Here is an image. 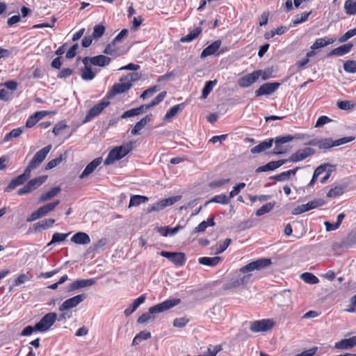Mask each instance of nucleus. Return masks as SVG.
I'll list each match as a JSON object with an SVG mask.
<instances>
[{
	"label": "nucleus",
	"instance_id": "9d476101",
	"mask_svg": "<svg viewBox=\"0 0 356 356\" xmlns=\"http://www.w3.org/2000/svg\"><path fill=\"white\" fill-rule=\"evenodd\" d=\"M222 42L220 40L214 41L213 43L209 44L205 49H203L200 54L201 58H204L207 56L216 54L217 56L224 53L225 49H221L220 47L221 46Z\"/></svg>",
	"mask_w": 356,
	"mask_h": 356
},
{
	"label": "nucleus",
	"instance_id": "3c124183",
	"mask_svg": "<svg viewBox=\"0 0 356 356\" xmlns=\"http://www.w3.org/2000/svg\"><path fill=\"white\" fill-rule=\"evenodd\" d=\"M70 234V233L62 234L56 232L53 234L51 241L47 244V245L50 246L54 243L64 241Z\"/></svg>",
	"mask_w": 356,
	"mask_h": 356
},
{
	"label": "nucleus",
	"instance_id": "052dcab7",
	"mask_svg": "<svg viewBox=\"0 0 356 356\" xmlns=\"http://www.w3.org/2000/svg\"><path fill=\"white\" fill-rule=\"evenodd\" d=\"M141 77V74L138 72H131L128 74L127 76L120 79V81H127L131 83V82H134L138 81Z\"/></svg>",
	"mask_w": 356,
	"mask_h": 356
},
{
	"label": "nucleus",
	"instance_id": "680f3d73",
	"mask_svg": "<svg viewBox=\"0 0 356 356\" xmlns=\"http://www.w3.org/2000/svg\"><path fill=\"white\" fill-rule=\"evenodd\" d=\"M343 70L346 72L354 74L356 72V61L348 60L343 63Z\"/></svg>",
	"mask_w": 356,
	"mask_h": 356
},
{
	"label": "nucleus",
	"instance_id": "7ed1b4c3",
	"mask_svg": "<svg viewBox=\"0 0 356 356\" xmlns=\"http://www.w3.org/2000/svg\"><path fill=\"white\" fill-rule=\"evenodd\" d=\"M60 204L59 200H56L54 202L47 203L37 210L34 211L27 218L26 222H33L35 221L42 217L46 216L48 213L51 212L55 209V208Z\"/></svg>",
	"mask_w": 356,
	"mask_h": 356
},
{
	"label": "nucleus",
	"instance_id": "37998d69",
	"mask_svg": "<svg viewBox=\"0 0 356 356\" xmlns=\"http://www.w3.org/2000/svg\"><path fill=\"white\" fill-rule=\"evenodd\" d=\"M300 278L305 283L309 284H316L319 282V279L311 273H304L301 274Z\"/></svg>",
	"mask_w": 356,
	"mask_h": 356
},
{
	"label": "nucleus",
	"instance_id": "5701e85b",
	"mask_svg": "<svg viewBox=\"0 0 356 356\" xmlns=\"http://www.w3.org/2000/svg\"><path fill=\"white\" fill-rule=\"evenodd\" d=\"M222 261V257L218 256L213 257H202L198 259L199 264L210 267L218 266Z\"/></svg>",
	"mask_w": 356,
	"mask_h": 356
},
{
	"label": "nucleus",
	"instance_id": "603ef678",
	"mask_svg": "<svg viewBox=\"0 0 356 356\" xmlns=\"http://www.w3.org/2000/svg\"><path fill=\"white\" fill-rule=\"evenodd\" d=\"M343 193V188L341 186H336L331 188L327 193V197L329 198H335L341 195Z\"/></svg>",
	"mask_w": 356,
	"mask_h": 356
},
{
	"label": "nucleus",
	"instance_id": "72a5a7b5",
	"mask_svg": "<svg viewBox=\"0 0 356 356\" xmlns=\"http://www.w3.org/2000/svg\"><path fill=\"white\" fill-rule=\"evenodd\" d=\"M60 191L61 188L59 186H56L51 188L47 193H42L40 195L39 198V202H43L52 199L53 197L57 196V195L60 192Z\"/></svg>",
	"mask_w": 356,
	"mask_h": 356
},
{
	"label": "nucleus",
	"instance_id": "cd10ccee",
	"mask_svg": "<svg viewBox=\"0 0 356 356\" xmlns=\"http://www.w3.org/2000/svg\"><path fill=\"white\" fill-rule=\"evenodd\" d=\"M328 167L334 168V166L328 163H324L317 167L314 170L312 178L310 182L308 184L307 187H312L315 182L316 181V179L318 177V176L323 174V172H326Z\"/></svg>",
	"mask_w": 356,
	"mask_h": 356
},
{
	"label": "nucleus",
	"instance_id": "f03ea898",
	"mask_svg": "<svg viewBox=\"0 0 356 356\" xmlns=\"http://www.w3.org/2000/svg\"><path fill=\"white\" fill-rule=\"evenodd\" d=\"M51 145H48L47 146L38 151L30 161L25 170L31 175V171L38 168L43 162L47 154L51 151Z\"/></svg>",
	"mask_w": 356,
	"mask_h": 356
},
{
	"label": "nucleus",
	"instance_id": "7c9ffc66",
	"mask_svg": "<svg viewBox=\"0 0 356 356\" xmlns=\"http://www.w3.org/2000/svg\"><path fill=\"white\" fill-rule=\"evenodd\" d=\"M334 42V39L328 37L318 38L314 41L310 49L312 50H316L326 47L328 44H332Z\"/></svg>",
	"mask_w": 356,
	"mask_h": 356
},
{
	"label": "nucleus",
	"instance_id": "473e14b6",
	"mask_svg": "<svg viewBox=\"0 0 356 356\" xmlns=\"http://www.w3.org/2000/svg\"><path fill=\"white\" fill-rule=\"evenodd\" d=\"M273 139L270 138L269 140H265L259 143L258 145L252 147L250 149L251 153L252 154H259L264 152L265 150L271 147L273 145Z\"/></svg>",
	"mask_w": 356,
	"mask_h": 356
},
{
	"label": "nucleus",
	"instance_id": "393cba45",
	"mask_svg": "<svg viewBox=\"0 0 356 356\" xmlns=\"http://www.w3.org/2000/svg\"><path fill=\"white\" fill-rule=\"evenodd\" d=\"M47 114V111H37L33 115H31L26 122V127L31 128L36 124V123L46 116Z\"/></svg>",
	"mask_w": 356,
	"mask_h": 356
},
{
	"label": "nucleus",
	"instance_id": "864d4df0",
	"mask_svg": "<svg viewBox=\"0 0 356 356\" xmlns=\"http://www.w3.org/2000/svg\"><path fill=\"white\" fill-rule=\"evenodd\" d=\"M116 147L118 150L119 154L122 156V159L132 150L133 144L130 142Z\"/></svg>",
	"mask_w": 356,
	"mask_h": 356
},
{
	"label": "nucleus",
	"instance_id": "09e8293b",
	"mask_svg": "<svg viewBox=\"0 0 356 356\" xmlns=\"http://www.w3.org/2000/svg\"><path fill=\"white\" fill-rule=\"evenodd\" d=\"M115 43L113 41L110 44H107V46L106 47L105 49L103 51L104 54L115 57L120 56L121 54L119 53V51L115 47Z\"/></svg>",
	"mask_w": 356,
	"mask_h": 356
},
{
	"label": "nucleus",
	"instance_id": "39448f33",
	"mask_svg": "<svg viewBox=\"0 0 356 356\" xmlns=\"http://www.w3.org/2000/svg\"><path fill=\"white\" fill-rule=\"evenodd\" d=\"M56 318L57 314L56 313H48L35 324V329L40 332H46L54 325Z\"/></svg>",
	"mask_w": 356,
	"mask_h": 356
},
{
	"label": "nucleus",
	"instance_id": "dca6fc26",
	"mask_svg": "<svg viewBox=\"0 0 356 356\" xmlns=\"http://www.w3.org/2000/svg\"><path fill=\"white\" fill-rule=\"evenodd\" d=\"M259 79V73L253 71L252 72L243 76L238 79V84L241 88H248Z\"/></svg>",
	"mask_w": 356,
	"mask_h": 356
},
{
	"label": "nucleus",
	"instance_id": "e2e57ef3",
	"mask_svg": "<svg viewBox=\"0 0 356 356\" xmlns=\"http://www.w3.org/2000/svg\"><path fill=\"white\" fill-rule=\"evenodd\" d=\"M339 108L341 110H351L354 108L355 104L348 100L339 101L337 104Z\"/></svg>",
	"mask_w": 356,
	"mask_h": 356
},
{
	"label": "nucleus",
	"instance_id": "e433bc0d",
	"mask_svg": "<svg viewBox=\"0 0 356 356\" xmlns=\"http://www.w3.org/2000/svg\"><path fill=\"white\" fill-rule=\"evenodd\" d=\"M201 33V27H196L195 29L190 31V33H188L186 35L181 37L180 41L184 43L190 42L197 38Z\"/></svg>",
	"mask_w": 356,
	"mask_h": 356
},
{
	"label": "nucleus",
	"instance_id": "8fccbe9b",
	"mask_svg": "<svg viewBox=\"0 0 356 356\" xmlns=\"http://www.w3.org/2000/svg\"><path fill=\"white\" fill-rule=\"evenodd\" d=\"M81 76L83 80L90 81L95 76V73L92 71L91 67H83L81 70Z\"/></svg>",
	"mask_w": 356,
	"mask_h": 356
},
{
	"label": "nucleus",
	"instance_id": "f8f14e48",
	"mask_svg": "<svg viewBox=\"0 0 356 356\" xmlns=\"http://www.w3.org/2000/svg\"><path fill=\"white\" fill-rule=\"evenodd\" d=\"M160 254L162 257L168 259L174 264L178 266H182L185 264L186 260L185 254L182 252H171L161 251L160 252Z\"/></svg>",
	"mask_w": 356,
	"mask_h": 356
},
{
	"label": "nucleus",
	"instance_id": "aec40b11",
	"mask_svg": "<svg viewBox=\"0 0 356 356\" xmlns=\"http://www.w3.org/2000/svg\"><path fill=\"white\" fill-rule=\"evenodd\" d=\"M102 159L98 157L87 165L83 172L80 175V179H84L92 174L95 170L102 163Z\"/></svg>",
	"mask_w": 356,
	"mask_h": 356
},
{
	"label": "nucleus",
	"instance_id": "ddd939ff",
	"mask_svg": "<svg viewBox=\"0 0 356 356\" xmlns=\"http://www.w3.org/2000/svg\"><path fill=\"white\" fill-rule=\"evenodd\" d=\"M315 154V150L310 147H305L298 149L296 152L292 154L290 157L286 159L287 161L296 163L305 159L306 158Z\"/></svg>",
	"mask_w": 356,
	"mask_h": 356
},
{
	"label": "nucleus",
	"instance_id": "9b49d317",
	"mask_svg": "<svg viewBox=\"0 0 356 356\" xmlns=\"http://www.w3.org/2000/svg\"><path fill=\"white\" fill-rule=\"evenodd\" d=\"M324 204V201L323 200H314L313 201L309 202L307 204H302L294 208L292 211V213L293 215H299L304 212L308 211L309 210L316 209L318 207L323 206Z\"/></svg>",
	"mask_w": 356,
	"mask_h": 356
},
{
	"label": "nucleus",
	"instance_id": "ea45409f",
	"mask_svg": "<svg viewBox=\"0 0 356 356\" xmlns=\"http://www.w3.org/2000/svg\"><path fill=\"white\" fill-rule=\"evenodd\" d=\"M215 225L213 217L208 219L207 220L202 221L194 229L195 233L203 232L208 227H213Z\"/></svg>",
	"mask_w": 356,
	"mask_h": 356
},
{
	"label": "nucleus",
	"instance_id": "4468645a",
	"mask_svg": "<svg viewBox=\"0 0 356 356\" xmlns=\"http://www.w3.org/2000/svg\"><path fill=\"white\" fill-rule=\"evenodd\" d=\"M280 86V83L277 82L264 83L257 90H255V96L260 97L263 95H270L275 92Z\"/></svg>",
	"mask_w": 356,
	"mask_h": 356
},
{
	"label": "nucleus",
	"instance_id": "f257e3e1",
	"mask_svg": "<svg viewBox=\"0 0 356 356\" xmlns=\"http://www.w3.org/2000/svg\"><path fill=\"white\" fill-rule=\"evenodd\" d=\"M180 299L175 298L167 300L159 304L154 305L149 309L148 312L143 314L138 318L137 321L140 324H145L149 321H153L154 320V314L164 312L177 306L180 303Z\"/></svg>",
	"mask_w": 356,
	"mask_h": 356
},
{
	"label": "nucleus",
	"instance_id": "0eeeda50",
	"mask_svg": "<svg viewBox=\"0 0 356 356\" xmlns=\"http://www.w3.org/2000/svg\"><path fill=\"white\" fill-rule=\"evenodd\" d=\"M86 298V296L85 294H79L68 298L59 306L58 309L60 312H63L73 309L82 302Z\"/></svg>",
	"mask_w": 356,
	"mask_h": 356
},
{
	"label": "nucleus",
	"instance_id": "a19ab883",
	"mask_svg": "<svg viewBox=\"0 0 356 356\" xmlns=\"http://www.w3.org/2000/svg\"><path fill=\"white\" fill-rule=\"evenodd\" d=\"M47 179V175L40 176L34 179H31L28 184L31 186L33 191L40 187Z\"/></svg>",
	"mask_w": 356,
	"mask_h": 356
},
{
	"label": "nucleus",
	"instance_id": "6e6d98bb",
	"mask_svg": "<svg viewBox=\"0 0 356 356\" xmlns=\"http://www.w3.org/2000/svg\"><path fill=\"white\" fill-rule=\"evenodd\" d=\"M274 206V202L267 203L257 209L255 214L257 216H263L264 214L270 212L273 209Z\"/></svg>",
	"mask_w": 356,
	"mask_h": 356
},
{
	"label": "nucleus",
	"instance_id": "a211bd4d",
	"mask_svg": "<svg viewBox=\"0 0 356 356\" xmlns=\"http://www.w3.org/2000/svg\"><path fill=\"white\" fill-rule=\"evenodd\" d=\"M295 138H297L295 136H292L291 135L276 137L275 139H273V141L275 142L274 154H283L281 145L282 144L289 143Z\"/></svg>",
	"mask_w": 356,
	"mask_h": 356
},
{
	"label": "nucleus",
	"instance_id": "20e7f679",
	"mask_svg": "<svg viewBox=\"0 0 356 356\" xmlns=\"http://www.w3.org/2000/svg\"><path fill=\"white\" fill-rule=\"evenodd\" d=\"M271 263V260L268 258L259 259L241 268V271L243 273H249L255 270H259L268 267Z\"/></svg>",
	"mask_w": 356,
	"mask_h": 356
},
{
	"label": "nucleus",
	"instance_id": "f704fd0d",
	"mask_svg": "<svg viewBox=\"0 0 356 356\" xmlns=\"http://www.w3.org/2000/svg\"><path fill=\"white\" fill-rule=\"evenodd\" d=\"M122 159V156L119 154L118 150L115 147L110 151L107 157L104 160V165H109L113 164L115 161Z\"/></svg>",
	"mask_w": 356,
	"mask_h": 356
},
{
	"label": "nucleus",
	"instance_id": "4be33fe9",
	"mask_svg": "<svg viewBox=\"0 0 356 356\" xmlns=\"http://www.w3.org/2000/svg\"><path fill=\"white\" fill-rule=\"evenodd\" d=\"M353 47V45L352 43L344 44L330 51L328 53L327 56H342L348 54L352 49Z\"/></svg>",
	"mask_w": 356,
	"mask_h": 356
},
{
	"label": "nucleus",
	"instance_id": "b1692460",
	"mask_svg": "<svg viewBox=\"0 0 356 356\" xmlns=\"http://www.w3.org/2000/svg\"><path fill=\"white\" fill-rule=\"evenodd\" d=\"M71 241L76 244L87 245L90 243V238L85 232H77L71 238Z\"/></svg>",
	"mask_w": 356,
	"mask_h": 356
},
{
	"label": "nucleus",
	"instance_id": "58836bf2",
	"mask_svg": "<svg viewBox=\"0 0 356 356\" xmlns=\"http://www.w3.org/2000/svg\"><path fill=\"white\" fill-rule=\"evenodd\" d=\"M184 104H179L173 106L170 108V109L165 113L164 115L163 120H167L172 118H173L175 115H177V113L184 109Z\"/></svg>",
	"mask_w": 356,
	"mask_h": 356
},
{
	"label": "nucleus",
	"instance_id": "79ce46f5",
	"mask_svg": "<svg viewBox=\"0 0 356 356\" xmlns=\"http://www.w3.org/2000/svg\"><path fill=\"white\" fill-rule=\"evenodd\" d=\"M344 10L348 15L356 14V0H346L344 3Z\"/></svg>",
	"mask_w": 356,
	"mask_h": 356
},
{
	"label": "nucleus",
	"instance_id": "13d9d810",
	"mask_svg": "<svg viewBox=\"0 0 356 356\" xmlns=\"http://www.w3.org/2000/svg\"><path fill=\"white\" fill-rule=\"evenodd\" d=\"M105 32V27L102 24H97L95 26L92 33L93 39L97 40L100 38Z\"/></svg>",
	"mask_w": 356,
	"mask_h": 356
},
{
	"label": "nucleus",
	"instance_id": "5fc2aeb1",
	"mask_svg": "<svg viewBox=\"0 0 356 356\" xmlns=\"http://www.w3.org/2000/svg\"><path fill=\"white\" fill-rule=\"evenodd\" d=\"M116 147L118 150L119 154L122 156V159L132 150L133 144L130 142Z\"/></svg>",
	"mask_w": 356,
	"mask_h": 356
},
{
	"label": "nucleus",
	"instance_id": "a18cd8bd",
	"mask_svg": "<svg viewBox=\"0 0 356 356\" xmlns=\"http://www.w3.org/2000/svg\"><path fill=\"white\" fill-rule=\"evenodd\" d=\"M216 81H208L205 83L202 91V99H206L209 94L213 90V87L216 85Z\"/></svg>",
	"mask_w": 356,
	"mask_h": 356
},
{
	"label": "nucleus",
	"instance_id": "c9c22d12",
	"mask_svg": "<svg viewBox=\"0 0 356 356\" xmlns=\"http://www.w3.org/2000/svg\"><path fill=\"white\" fill-rule=\"evenodd\" d=\"M54 222L55 220L52 218L45 219L35 223L33 225V227L35 231L45 230L49 227H51Z\"/></svg>",
	"mask_w": 356,
	"mask_h": 356
},
{
	"label": "nucleus",
	"instance_id": "de8ad7c7",
	"mask_svg": "<svg viewBox=\"0 0 356 356\" xmlns=\"http://www.w3.org/2000/svg\"><path fill=\"white\" fill-rule=\"evenodd\" d=\"M24 127H18L11 130L9 133L6 134L3 138V142H8L12 138L19 137L23 132Z\"/></svg>",
	"mask_w": 356,
	"mask_h": 356
},
{
	"label": "nucleus",
	"instance_id": "6e6552de",
	"mask_svg": "<svg viewBox=\"0 0 356 356\" xmlns=\"http://www.w3.org/2000/svg\"><path fill=\"white\" fill-rule=\"evenodd\" d=\"M274 321L272 319H262L251 323L250 330L253 332H266L273 328Z\"/></svg>",
	"mask_w": 356,
	"mask_h": 356
},
{
	"label": "nucleus",
	"instance_id": "4d7b16f0",
	"mask_svg": "<svg viewBox=\"0 0 356 356\" xmlns=\"http://www.w3.org/2000/svg\"><path fill=\"white\" fill-rule=\"evenodd\" d=\"M311 12H305L300 15H296L292 20L293 25H298L307 20Z\"/></svg>",
	"mask_w": 356,
	"mask_h": 356
},
{
	"label": "nucleus",
	"instance_id": "0e129e2a",
	"mask_svg": "<svg viewBox=\"0 0 356 356\" xmlns=\"http://www.w3.org/2000/svg\"><path fill=\"white\" fill-rule=\"evenodd\" d=\"M64 159L63 154H60L58 157L51 160L46 165L45 170H49L54 168L58 165Z\"/></svg>",
	"mask_w": 356,
	"mask_h": 356
},
{
	"label": "nucleus",
	"instance_id": "6ab92c4d",
	"mask_svg": "<svg viewBox=\"0 0 356 356\" xmlns=\"http://www.w3.org/2000/svg\"><path fill=\"white\" fill-rule=\"evenodd\" d=\"M286 162H287L286 159L270 161V162L268 163L267 164H266L265 165L260 166V167L257 168L256 169V172L260 173L262 172L274 170L280 168V166H282Z\"/></svg>",
	"mask_w": 356,
	"mask_h": 356
},
{
	"label": "nucleus",
	"instance_id": "49530a36",
	"mask_svg": "<svg viewBox=\"0 0 356 356\" xmlns=\"http://www.w3.org/2000/svg\"><path fill=\"white\" fill-rule=\"evenodd\" d=\"M148 200V198L143 195H132L129 200V207L138 206L140 204L145 203Z\"/></svg>",
	"mask_w": 356,
	"mask_h": 356
},
{
	"label": "nucleus",
	"instance_id": "412c9836",
	"mask_svg": "<svg viewBox=\"0 0 356 356\" xmlns=\"http://www.w3.org/2000/svg\"><path fill=\"white\" fill-rule=\"evenodd\" d=\"M356 346V335L348 339H341L335 343L334 348L340 350L350 349Z\"/></svg>",
	"mask_w": 356,
	"mask_h": 356
},
{
	"label": "nucleus",
	"instance_id": "bb28decb",
	"mask_svg": "<svg viewBox=\"0 0 356 356\" xmlns=\"http://www.w3.org/2000/svg\"><path fill=\"white\" fill-rule=\"evenodd\" d=\"M146 297L145 295H141L136 299L134 300L131 305H129V307L124 309V314L125 316H128L131 315L134 312H135L137 308L143 303L145 302Z\"/></svg>",
	"mask_w": 356,
	"mask_h": 356
},
{
	"label": "nucleus",
	"instance_id": "4c0bfd02",
	"mask_svg": "<svg viewBox=\"0 0 356 356\" xmlns=\"http://www.w3.org/2000/svg\"><path fill=\"white\" fill-rule=\"evenodd\" d=\"M229 197H227L225 194H220L213 196L209 201L205 203V205L210 202H215L220 204H227L229 203Z\"/></svg>",
	"mask_w": 356,
	"mask_h": 356
},
{
	"label": "nucleus",
	"instance_id": "c756f323",
	"mask_svg": "<svg viewBox=\"0 0 356 356\" xmlns=\"http://www.w3.org/2000/svg\"><path fill=\"white\" fill-rule=\"evenodd\" d=\"M298 169H299V168L296 167L294 169L289 170L281 172L280 174L272 176L270 177V179L276 180L278 181H284L289 180L291 175H295L296 174Z\"/></svg>",
	"mask_w": 356,
	"mask_h": 356
},
{
	"label": "nucleus",
	"instance_id": "a878e982",
	"mask_svg": "<svg viewBox=\"0 0 356 356\" xmlns=\"http://www.w3.org/2000/svg\"><path fill=\"white\" fill-rule=\"evenodd\" d=\"M152 119V115L149 114L143 118L140 121H138L134 128L131 131V134L134 136L139 134V131L143 129L148 122H149Z\"/></svg>",
	"mask_w": 356,
	"mask_h": 356
},
{
	"label": "nucleus",
	"instance_id": "69168bd1",
	"mask_svg": "<svg viewBox=\"0 0 356 356\" xmlns=\"http://www.w3.org/2000/svg\"><path fill=\"white\" fill-rule=\"evenodd\" d=\"M231 239L230 238H226L223 241H220L218 244V248L216 251V254H221L230 245L231 243Z\"/></svg>",
	"mask_w": 356,
	"mask_h": 356
},
{
	"label": "nucleus",
	"instance_id": "1a4fd4ad",
	"mask_svg": "<svg viewBox=\"0 0 356 356\" xmlns=\"http://www.w3.org/2000/svg\"><path fill=\"white\" fill-rule=\"evenodd\" d=\"M132 86V83L127 81H120V83H115L113 86L112 88L108 92L106 98L110 99L114 97L118 94L124 93L128 91Z\"/></svg>",
	"mask_w": 356,
	"mask_h": 356
},
{
	"label": "nucleus",
	"instance_id": "423d86ee",
	"mask_svg": "<svg viewBox=\"0 0 356 356\" xmlns=\"http://www.w3.org/2000/svg\"><path fill=\"white\" fill-rule=\"evenodd\" d=\"M109 104L110 102L108 99L106 97L103 99L100 102L95 104L88 111L83 119V122H89L94 118L98 116Z\"/></svg>",
	"mask_w": 356,
	"mask_h": 356
},
{
	"label": "nucleus",
	"instance_id": "2f4dec72",
	"mask_svg": "<svg viewBox=\"0 0 356 356\" xmlns=\"http://www.w3.org/2000/svg\"><path fill=\"white\" fill-rule=\"evenodd\" d=\"M183 228L181 225H177L174 228H171L168 226L166 227H159L156 228L157 232L160 233L163 236H167L168 235L173 236L176 234L180 229Z\"/></svg>",
	"mask_w": 356,
	"mask_h": 356
},
{
	"label": "nucleus",
	"instance_id": "c03bdc74",
	"mask_svg": "<svg viewBox=\"0 0 356 356\" xmlns=\"http://www.w3.org/2000/svg\"><path fill=\"white\" fill-rule=\"evenodd\" d=\"M314 145H317L320 149H329L335 147L334 140L331 138H324L314 143Z\"/></svg>",
	"mask_w": 356,
	"mask_h": 356
},
{
	"label": "nucleus",
	"instance_id": "774afa93",
	"mask_svg": "<svg viewBox=\"0 0 356 356\" xmlns=\"http://www.w3.org/2000/svg\"><path fill=\"white\" fill-rule=\"evenodd\" d=\"M355 35H356V27L353 29H350V30L348 31L346 33H345L341 38H339V41L340 42H344Z\"/></svg>",
	"mask_w": 356,
	"mask_h": 356
},
{
	"label": "nucleus",
	"instance_id": "338daca9",
	"mask_svg": "<svg viewBox=\"0 0 356 356\" xmlns=\"http://www.w3.org/2000/svg\"><path fill=\"white\" fill-rule=\"evenodd\" d=\"M245 187V184L243 182L239 183L238 184L234 186L233 189L229 193V198H233L236 195H237L241 190L243 189Z\"/></svg>",
	"mask_w": 356,
	"mask_h": 356
},
{
	"label": "nucleus",
	"instance_id": "f3484780",
	"mask_svg": "<svg viewBox=\"0 0 356 356\" xmlns=\"http://www.w3.org/2000/svg\"><path fill=\"white\" fill-rule=\"evenodd\" d=\"M31 175L24 170V173L17 176L10 181L8 186L5 188L6 192H10L18 186L24 184L30 177Z\"/></svg>",
	"mask_w": 356,
	"mask_h": 356
},
{
	"label": "nucleus",
	"instance_id": "c85d7f7f",
	"mask_svg": "<svg viewBox=\"0 0 356 356\" xmlns=\"http://www.w3.org/2000/svg\"><path fill=\"white\" fill-rule=\"evenodd\" d=\"M110 63L111 58L104 55H99L90 58V63L95 66L104 67L108 65Z\"/></svg>",
	"mask_w": 356,
	"mask_h": 356
},
{
	"label": "nucleus",
	"instance_id": "2eb2a0df",
	"mask_svg": "<svg viewBox=\"0 0 356 356\" xmlns=\"http://www.w3.org/2000/svg\"><path fill=\"white\" fill-rule=\"evenodd\" d=\"M95 282L96 280L95 278L76 280L68 285L67 291L72 292L79 289L91 286L94 285Z\"/></svg>",
	"mask_w": 356,
	"mask_h": 356
},
{
	"label": "nucleus",
	"instance_id": "bf43d9fd",
	"mask_svg": "<svg viewBox=\"0 0 356 356\" xmlns=\"http://www.w3.org/2000/svg\"><path fill=\"white\" fill-rule=\"evenodd\" d=\"M31 279L32 276L29 273L21 274L14 280V286H19L27 281H30Z\"/></svg>",
	"mask_w": 356,
	"mask_h": 356
}]
</instances>
